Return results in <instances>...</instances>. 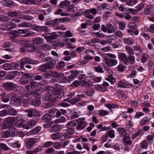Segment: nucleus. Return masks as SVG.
<instances>
[{"label":"nucleus","mask_w":154,"mask_h":154,"mask_svg":"<svg viewBox=\"0 0 154 154\" xmlns=\"http://www.w3.org/2000/svg\"><path fill=\"white\" fill-rule=\"evenodd\" d=\"M48 87L47 90L50 97L48 100L51 102H56L57 98L61 97L64 94L61 86L59 84H56L54 88L51 87Z\"/></svg>","instance_id":"obj_1"},{"label":"nucleus","mask_w":154,"mask_h":154,"mask_svg":"<svg viewBox=\"0 0 154 154\" xmlns=\"http://www.w3.org/2000/svg\"><path fill=\"white\" fill-rule=\"evenodd\" d=\"M16 122L15 119L12 117H8L6 118L3 122L2 124L3 128L5 129L11 125H15Z\"/></svg>","instance_id":"obj_2"},{"label":"nucleus","mask_w":154,"mask_h":154,"mask_svg":"<svg viewBox=\"0 0 154 154\" xmlns=\"http://www.w3.org/2000/svg\"><path fill=\"white\" fill-rule=\"evenodd\" d=\"M20 65H24L26 63L31 64H37L39 63V61L37 60H33L32 59L29 58L28 57H24L20 60Z\"/></svg>","instance_id":"obj_3"},{"label":"nucleus","mask_w":154,"mask_h":154,"mask_svg":"<svg viewBox=\"0 0 154 154\" xmlns=\"http://www.w3.org/2000/svg\"><path fill=\"white\" fill-rule=\"evenodd\" d=\"M104 60L106 65L110 67L116 65L118 63L117 60L115 59L109 58L106 57H104Z\"/></svg>","instance_id":"obj_4"},{"label":"nucleus","mask_w":154,"mask_h":154,"mask_svg":"<svg viewBox=\"0 0 154 154\" xmlns=\"http://www.w3.org/2000/svg\"><path fill=\"white\" fill-rule=\"evenodd\" d=\"M45 61L47 63H45L48 68V70L52 69L54 67L56 64V62L55 59H53L51 57L46 58Z\"/></svg>","instance_id":"obj_5"},{"label":"nucleus","mask_w":154,"mask_h":154,"mask_svg":"<svg viewBox=\"0 0 154 154\" xmlns=\"http://www.w3.org/2000/svg\"><path fill=\"white\" fill-rule=\"evenodd\" d=\"M16 84L10 82H7L3 84V88L6 90L11 91L14 90L16 87Z\"/></svg>","instance_id":"obj_6"},{"label":"nucleus","mask_w":154,"mask_h":154,"mask_svg":"<svg viewBox=\"0 0 154 154\" xmlns=\"http://www.w3.org/2000/svg\"><path fill=\"white\" fill-rule=\"evenodd\" d=\"M50 126L51 128L50 131L51 132L59 131L61 128L60 125L54 122H52L50 125Z\"/></svg>","instance_id":"obj_7"},{"label":"nucleus","mask_w":154,"mask_h":154,"mask_svg":"<svg viewBox=\"0 0 154 154\" xmlns=\"http://www.w3.org/2000/svg\"><path fill=\"white\" fill-rule=\"evenodd\" d=\"M36 139L31 138L26 140L25 142L26 146L28 148H31L35 144Z\"/></svg>","instance_id":"obj_8"},{"label":"nucleus","mask_w":154,"mask_h":154,"mask_svg":"<svg viewBox=\"0 0 154 154\" xmlns=\"http://www.w3.org/2000/svg\"><path fill=\"white\" fill-rule=\"evenodd\" d=\"M20 21L21 20L18 18L12 19L8 24L7 26H9V28L10 29H14L16 27V25L15 23L17 22H20Z\"/></svg>","instance_id":"obj_9"},{"label":"nucleus","mask_w":154,"mask_h":154,"mask_svg":"<svg viewBox=\"0 0 154 154\" xmlns=\"http://www.w3.org/2000/svg\"><path fill=\"white\" fill-rule=\"evenodd\" d=\"M59 35L56 34L55 32L48 33L47 35L44 36V38L47 41H50L51 40L56 39Z\"/></svg>","instance_id":"obj_10"},{"label":"nucleus","mask_w":154,"mask_h":154,"mask_svg":"<svg viewBox=\"0 0 154 154\" xmlns=\"http://www.w3.org/2000/svg\"><path fill=\"white\" fill-rule=\"evenodd\" d=\"M77 122L78 125L76 127V128L78 130H81L83 129L86 126L87 124L86 122L82 120V119H79L77 120Z\"/></svg>","instance_id":"obj_11"},{"label":"nucleus","mask_w":154,"mask_h":154,"mask_svg":"<svg viewBox=\"0 0 154 154\" xmlns=\"http://www.w3.org/2000/svg\"><path fill=\"white\" fill-rule=\"evenodd\" d=\"M23 46L25 49L28 51L32 52L34 51L35 49V47L32 44H29L26 42H24L23 43Z\"/></svg>","instance_id":"obj_12"},{"label":"nucleus","mask_w":154,"mask_h":154,"mask_svg":"<svg viewBox=\"0 0 154 154\" xmlns=\"http://www.w3.org/2000/svg\"><path fill=\"white\" fill-rule=\"evenodd\" d=\"M107 71L109 74L108 75V78H106V80L109 81L111 84H114L116 82V79L112 77V74L113 73L111 69H107Z\"/></svg>","instance_id":"obj_13"},{"label":"nucleus","mask_w":154,"mask_h":154,"mask_svg":"<svg viewBox=\"0 0 154 154\" xmlns=\"http://www.w3.org/2000/svg\"><path fill=\"white\" fill-rule=\"evenodd\" d=\"M38 122L37 119H31L28 121L26 123L27 129L31 128L34 126Z\"/></svg>","instance_id":"obj_14"},{"label":"nucleus","mask_w":154,"mask_h":154,"mask_svg":"<svg viewBox=\"0 0 154 154\" xmlns=\"http://www.w3.org/2000/svg\"><path fill=\"white\" fill-rule=\"evenodd\" d=\"M118 86L122 88H128L131 86V84L124 81H119L118 84Z\"/></svg>","instance_id":"obj_15"},{"label":"nucleus","mask_w":154,"mask_h":154,"mask_svg":"<svg viewBox=\"0 0 154 154\" xmlns=\"http://www.w3.org/2000/svg\"><path fill=\"white\" fill-rule=\"evenodd\" d=\"M74 133V131L72 128L70 127L67 129L63 134V136L66 138H69Z\"/></svg>","instance_id":"obj_16"},{"label":"nucleus","mask_w":154,"mask_h":154,"mask_svg":"<svg viewBox=\"0 0 154 154\" xmlns=\"http://www.w3.org/2000/svg\"><path fill=\"white\" fill-rule=\"evenodd\" d=\"M25 112L28 113V116L30 117H32L36 115L35 113L37 112V111L35 109L31 108L26 109L25 110Z\"/></svg>","instance_id":"obj_17"},{"label":"nucleus","mask_w":154,"mask_h":154,"mask_svg":"<svg viewBox=\"0 0 154 154\" xmlns=\"http://www.w3.org/2000/svg\"><path fill=\"white\" fill-rule=\"evenodd\" d=\"M21 14L19 11H9L8 13V16L10 17H13L19 16Z\"/></svg>","instance_id":"obj_18"},{"label":"nucleus","mask_w":154,"mask_h":154,"mask_svg":"<svg viewBox=\"0 0 154 154\" xmlns=\"http://www.w3.org/2000/svg\"><path fill=\"white\" fill-rule=\"evenodd\" d=\"M41 127L37 126L35 128L31 130L28 132V134L30 135H35L38 134L41 129Z\"/></svg>","instance_id":"obj_19"},{"label":"nucleus","mask_w":154,"mask_h":154,"mask_svg":"<svg viewBox=\"0 0 154 154\" xmlns=\"http://www.w3.org/2000/svg\"><path fill=\"white\" fill-rule=\"evenodd\" d=\"M150 119L151 118L148 116L143 118L140 123V125L141 126H143L148 124L150 120Z\"/></svg>","instance_id":"obj_20"},{"label":"nucleus","mask_w":154,"mask_h":154,"mask_svg":"<svg viewBox=\"0 0 154 154\" xmlns=\"http://www.w3.org/2000/svg\"><path fill=\"white\" fill-rule=\"evenodd\" d=\"M121 60L126 65H128L129 62L128 61V59L127 57L126 54L124 53H121L120 57Z\"/></svg>","instance_id":"obj_21"},{"label":"nucleus","mask_w":154,"mask_h":154,"mask_svg":"<svg viewBox=\"0 0 154 154\" xmlns=\"http://www.w3.org/2000/svg\"><path fill=\"white\" fill-rule=\"evenodd\" d=\"M118 130L119 132L120 136L121 137H123L124 138L125 137L128 136L127 134V133L125 130L122 128H118Z\"/></svg>","instance_id":"obj_22"},{"label":"nucleus","mask_w":154,"mask_h":154,"mask_svg":"<svg viewBox=\"0 0 154 154\" xmlns=\"http://www.w3.org/2000/svg\"><path fill=\"white\" fill-rule=\"evenodd\" d=\"M24 97H28L30 98H32L33 96L36 97L35 95V91H29L26 93H25L23 94Z\"/></svg>","instance_id":"obj_23"},{"label":"nucleus","mask_w":154,"mask_h":154,"mask_svg":"<svg viewBox=\"0 0 154 154\" xmlns=\"http://www.w3.org/2000/svg\"><path fill=\"white\" fill-rule=\"evenodd\" d=\"M106 27L107 29V32L109 33L114 32L116 31V29L114 27L113 25L110 23L106 24Z\"/></svg>","instance_id":"obj_24"},{"label":"nucleus","mask_w":154,"mask_h":154,"mask_svg":"<svg viewBox=\"0 0 154 154\" xmlns=\"http://www.w3.org/2000/svg\"><path fill=\"white\" fill-rule=\"evenodd\" d=\"M123 41L125 44L128 45H132L134 42V40L131 38H125Z\"/></svg>","instance_id":"obj_25"},{"label":"nucleus","mask_w":154,"mask_h":154,"mask_svg":"<svg viewBox=\"0 0 154 154\" xmlns=\"http://www.w3.org/2000/svg\"><path fill=\"white\" fill-rule=\"evenodd\" d=\"M43 39L40 37H37L34 38L32 41L33 43L36 45L41 44L43 42Z\"/></svg>","instance_id":"obj_26"},{"label":"nucleus","mask_w":154,"mask_h":154,"mask_svg":"<svg viewBox=\"0 0 154 154\" xmlns=\"http://www.w3.org/2000/svg\"><path fill=\"white\" fill-rule=\"evenodd\" d=\"M10 136L14 137L16 135L17 133V131L16 129L13 127H10L9 131Z\"/></svg>","instance_id":"obj_27"},{"label":"nucleus","mask_w":154,"mask_h":154,"mask_svg":"<svg viewBox=\"0 0 154 154\" xmlns=\"http://www.w3.org/2000/svg\"><path fill=\"white\" fill-rule=\"evenodd\" d=\"M32 26V24L29 22H24L18 25V27H27L29 28Z\"/></svg>","instance_id":"obj_28"},{"label":"nucleus","mask_w":154,"mask_h":154,"mask_svg":"<svg viewBox=\"0 0 154 154\" xmlns=\"http://www.w3.org/2000/svg\"><path fill=\"white\" fill-rule=\"evenodd\" d=\"M154 139V134H149L146 137V140L147 141L148 143H150L153 141V139Z\"/></svg>","instance_id":"obj_29"},{"label":"nucleus","mask_w":154,"mask_h":154,"mask_svg":"<svg viewBox=\"0 0 154 154\" xmlns=\"http://www.w3.org/2000/svg\"><path fill=\"white\" fill-rule=\"evenodd\" d=\"M48 68L46 63L41 65L38 69V70L41 72H45L46 71Z\"/></svg>","instance_id":"obj_30"},{"label":"nucleus","mask_w":154,"mask_h":154,"mask_svg":"<svg viewBox=\"0 0 154 154\" xmlns=\"http://www.w3.org/2000/svg\"><path fill=\"white\" fill-rule=\"evenodd\" d=\"M42 120H45L46 122H49L51 120V117L49 114L46 113L43 115L42 117Z\"/></svg>","instance_id":"obj_31"},{"label":"nucleus","mask_w":154,"mask_h":154,"mask_svg":"<svg viewBox=\"0 0 154 154\" xmlns=\"http://www.w3.org/2000/svg\"><path fill=\"white\" fill-rule=\"evenodd\" d=\"M117 94L118 95L119 97L120 98H126V95L125 93L120 90H119L117 91Z\"/></svg>","instance_id":"obj_32"},{"label":"nucleus","mask_w":154,"mask_h":154,"mask_svg":"<svg viewBox=\"0 0 154 154\" xmlns=\"http://www.w3.org/2000/svg\"><path fill=\"white\" fill-rule=\"evenodd\" d=\"M153 9V7L151 5L147 6L145 9V13L146 15H148L150 13Z\"/></svg>","instance_id":"obj_33"},{"label":"nucleus","mask_w":154,"mask_h":154,"mask_svg":"<svg viewBox=\"0 0 154 154\" xmlns=\"http://www.w3.org/2000/svg\"><path fill=\"white\" fill-rule=\"evenodd\" d=\"M20 35L17 31H13L11 32L9 34V37L11 38H14L18 37Z\"/></svg>","instance_id":"obj_34"},{"label":"nucleus","mask_w":154,"mask_h":154,"mask_svg":"<svg viewBox=\"0 0 154 154\" xmlns=\"http://www.w3.org/2000/svg\"><path fill=\"white\" fill-rule=\"evenodd\" d=\"M51 71L52 77L55 78H58L60 77H61L63 75V73H58L56 71H53V70Z\"/></svg>","instance_id":"obj_35"},{"label":"nucleus","mask_w":154,"mask_h":154,"mask_svg":"<svg viewBox=\"0 0 154 154\" xmlns=\"http://www.w3.org/2000/svg\"><path fill=\"white\" fill-rule=\"evenodd\" d=\"M130 139L129 136L123 138V141L125 145H130L131 144L132 142L130 140Z\"/></svg>","instance_id":"obj_36"},{"label":"nucleus","mask_w":154,"mask_h":154,"mask_svg":"<svg viewBox=\"0 0 154 154\" xmlns=\"http://www.w3.org/2000/svg\"><path fill=\"white\" fill-rule=\"evenodd\" d=\"M53 11V9L52 8H48L47 9V13L44 10H38V11L39 12H41L43 13L45 15H47L48 14H49L51 13Z\"/></svg>","instance_id":"obj_37"},{"label":"nucleus","mask_w":154,"mask_h":154,"mask_svg":"<svg viewBox=\"0 0 154 154\" xmlns=\"http://www.w3.org/2000/svg\"><path fill=\"white\" fill-rule=\"evenodd\" d=\"M16 76V74L14 72H12L8 74L6 76V79H13Z\"/></svg>","instance_id":"obj_38"},{"label":"nucleus","mask_w":154,"mask_h":154,"mask_svg":"<svg viewBox=\"0 0 154 154\" xmlns=\"http://www.w3.org/2000/svg\"><path fill=\"white\" fill-rule=\"evenodd\" d=\"M70 4V2L69 1L65 0L60 2L59 6L60 8L63 7V6H68Z\"/></svg>","instance_id":"obj_39"},{"label":"nucleus","mask_w":154,"mask_h":154,"mask_svg":"<svg viewBox=\"0 0 154 154\" xmlns=\"http://www.w3.org/2000/svg\"><path fill=\"white\" fill-rule=\"evenodd\" d=\"M29 80L27 77H22L20 80V83L23 85L27 84Z\"/></svg>","instance_id":"obj_40"},{"label":"nucleus","mask_w":154,"mask_h":154,"mask_svg":"<svg viewBox=\"0 0 154 154\" xmlns=\"http://www.w3.org/2000/svg\"><path fill=\"white\" fill-rule=\"evenodd\" d=\"M20 101L19 98L17 96H15L13 95V96L11 98V100L10 102L11 104L13 103V102H18Z\"/></svg>","instance_id":"obj_41"},{"label":"nucleus","mask_w":154,"mask_h":154,"mask_svg":"<svg viewBox=\"0 0 154 154\" xmlns=\"http://www.w3.org/2000/svg\"><path fill=\"white\" fill-rule=\"evenodd\" d=\"M106 106L108 108H109V109H110L111 111H112V110L111 109L112 108L114 109L118 107V105L116 104H114L113 103L107 104H106Z\"/></svg>","instance_id":"obj_42"},{"label":"nucleus","mask_w":154,"mask_h":154,"mask_svg":"<svg viewBox=\"0 0 154 154\" xmlns=\"http://www.w3.org/2000/svg\"><path fill=\"white\" fill-rule=\"evenodd\" d=\"M125 48L127 52L130 54L132 55L134 54L133 50L131 47L127 45L125 47Z\"/></svg>","instance_id":"obj_43"},{"label":"nucleus","mask_w":154,"mask_h":154,"mask_svg":"<svg viewBox=\"0 0 154 154\" xmlns=\"http://www.w3.org/2000/svg\"><path fill=\"white\" fill-rule=\"evenodd\" d=\"M61 134L60 133L57 132L53 134L51 137L52 139L55 140L58 139L60 137Z\"/></svg>","instance_id":"obj_44"},{"label":"nucleus","mask_w":154,"mask_h":154,"mask_svg":"<svg viewBox=\"0 0 154 154\" xmlns=\"http://www.w3.org/2000/svg\"><path fill=\"white\" fill-rule=\"evenodd\" d=\"M32 104L33 105H35L38 106L41 104L40 100L38 99H33L32 100Z\"/></svg>","instance_id":"obj_45"},{"label":"nucleus","mask_w":154,"mask_h":154,"mask_svg":"<svg viewBox=\"0 0 154 154\" xmlns=\"http://www.w3.org/2000/svg\"><path fill=\"white\" fill-rule=\"evenodd\" d=\"M148 144L149 143L146 140H144L140 144V146L143 149H146Z\"/></svg>","instance_id":"obj_46"},{"label":"nucleus","mask_w":154,"mask_h":154,"mask_svg":"<svg viewBox=\"0 0 154 154\" xmlns=\"http://www.w3.org/2000/svg\"><path fill=\"white\" fill-rule=\"evenodd\" d=\"M51 71L50 70L48 72L44 73V77L46 79H49L52 77Z\"/></svg>","instance_id":"obj_47"},{"label":"nucleus","mask_w":154,"mask_h":154,"mask_svg":"<svg viewBox=\"0 0 154 154\" xmlns=\"http://www.w3.org/2000/svg\"><path fill=\"white\" fill-rule=\"evenodd\" d=\"M36 55L37 57L41 59H44L45 56V54L42 52H38Z\"/></svg>","instance_id":"obj_48"},{"label":"nucleus","mask_w":154,"mask_h":154,"mask_svg":"<svg viewBox=\"0 0 154 154\" xmlns=\"http://www.w3.org/2000/svg\"><path fill=\"white\" fill-rule=\"evenodd\" d=\"M17 111L15 109H11L8 111V115H15L17 114Z\"/></svg>","instance_id":"obj_49"},{"label":"nucleus","mask_w":154,"mask_h":154,"mask_svg":"<svg viewBox=\"0 0 154 154\" xmlns=\"http://www.w3.org/2000/svg\"><path fill=\"white\" fill-rule=\"evenodd\" d=\"M19 65V64H16L14 63H10V69H18Z\"/></svg>","instance_id":"obj_50"},{"label":"nucleus","mask_w":154,"mask_h":154,"mask_svg":"<svg viewBox=\"0 0 154 154\" xmlns=\"http://www.w3.org/2000/svg\"><path fill=\"white\" fill-rule=\"evenodd\" d=\"M114 131L113 130H109L107 134L108 136H109L111 138H113L115 137V135L114 134Z\"/></svg>","instance_id":"obj_51"},{"label":"nucleus","mask_w":154,"mask_h":154,"mask_svg":"<svg viewBox=\"0 0 154 154\" xmlns=\"http://www.w3.org/2000/svg\"><path fill=\"white\" fill-rule=\"evenodd\" d=\"M65 63L64 61H61L60 62L57 66V68L58 69H60L64 66Z\"/></svg>","instance_id":"obj_52"},{"label":"nucleus","mask_w":154,"mask_h":154,"mask_svg":"<svg viewBox=\"0 0 154 154\" xmlns=\"http://www.w3.org/2000/svg\"><path fill=\"white\" fill-rule=\"evenodd\" d=\"M0 147L5 150L7 151L10 149V148L4 143H0Z\"/></svg>","instance_id":"obj_53"},{"label":"nucleus","mask_w":154,"mask_h":154,"mask_svg":"<svg viewBox=\"0 0 154 154\" xmlns=\"http://www.w3.org/2000/svg\"><path fill=\"white\" fill-rule=\"evenodd\" d=\"M125 66L122 64L119 65L117 67V69L119 71L122 72L125 69Z\"/></svg>","instance_id":"obj_54"},{"label":"nucleus","mask_w":154,"mask_h":154,"mask_svg":"<svg viewBox=\"0 0 154 154\" xmlns=\"http://www.w3.org/2000/svg\"><path fill=\"white\" fill-rule=\"evenodd\" d=\"M19 127L20 128H23L27 129L26 127V125L25 122L23 121H21L19 123Z\"/></svg>","instance_id":"obj_55"},{"label":"nucleus","mask_w":154,"mask_h":154,"mask_svg":"<svg viewBox=\"0 0 154 154\" xmlns=\"http://www.w3.org/2000/svg\"><path fill=\"white\" fill-rule=\"evenodd\" d=\"M94 92V90L92 89H88L86 90L85 93L86 95L91 96Z\"/></svg>","instance_id":"obj_56"},{"label":"nucleus","mask_w":154,"mask_h":154,"mask_svg":"<svg viewBox=\"0 0 154 154\" xmlns=\"http://www.w3.org/2000/svg\"><path fill=\"white\" fill-rule=\"evenodd\" d=\"M80 101V99H79L76 98H74L72 99V100L69 99L68 101L70 102L72 104H75L77 103V102L79 101Z\"/></svg>","instance_id":"obj_57"},{"label":"nucleus","mask_w":154,"mask_h":154,"mask_svg":"<svg viewBox=\"0 0 154 154\" xmlns=\"http://www.w3.org/2000/svg\"><path fill=\"white\" fill-rule=\"evenodd\" d=\"M137 3V0H128L127 5L132 6Z\"/></svg>","instance_id":"obj_58"},{"label":"nucleus","mask_w":154,"mask_h":154,"mask_svg":"<svg viewBox=\"0 0 154 154\" xmlns=\"http://www.w3.org/2000/svg\"><path fill=\"white\" fill-rule=\"evenodd\" d=\"M95 71L97 72L103 73L104 70L101 67V66H99L94 67Z\"/></svg>","instance_id":"obj_59"},{"label":"nucleus","mask_w":154,"mask_h":154,"mask_svg":"<svg viewBox=\"0 0 154 154\" xmlns=\"http://www.w3.org/2000/svg\"><path fill=\"white\" fill-rule=\"evenodd\" d=\"M128 60H129V62L130 64H133L135 62V59L134 57L131 55H130L128 56Z\"/></svg>","instance_id":"obj_60"},{"label":"nucleus","mask_w":154,"mask_h":154,"mask_svg":"<svg viewBox=\"0 0 154 154\" xmlns=\"http://www.w3.org/2000/svg\"><path fill=\"white\" fill-rule=\"evenodd\" d=\"M41 49L44 50H48L50 48V46L46 44H43L41 45Z\"/></svg>","instance_id":"obj_61"},{"label":"nucleus","mask_w":154,"mask_h":154,"mask_svg":"<svg viewBox=\"0 0 154 154\" xmlns=\"http://www.w3.org/2000/svg\"><path fill=\"white\" fill-rule=\"evenodd\" d=\"M126 24L125 22H121L119 23V27L120 29L123 30L125 27Z\"/></svg>","instance_id":"obj_62"},{"label":"nucleus","mask_w":154,"mask_h":154,"mask_svg":"<svg viewBox=\"0 0 154 154\" xmlns=\"http://www.w3.org/2000/svg\"><path fill=\"white\" fill-rule=\"evenodd\" d=\"M53 143L51 141L46 142L43 145V147L44 148L48 147L52 145Z\"/></svg>","instance_id":"obj_63"},{"label":"nucleus","mask_w":154,"mask_h":154,"mask_svg":"<svg viewBox=\"0 0 154 154\" xmlns=\"http://www.w3.org/2000/svg\"><path fill=\"white\" fill-rule=\"evenodd\" d=\"M3 68L5 69L6 70H9L10 69V63H6L4 64L3 65Z\"/></svg>","instance_id":"obj_64"}]
</instances>
